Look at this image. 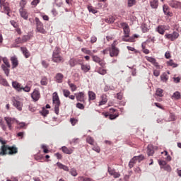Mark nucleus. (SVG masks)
I'll use <instances>...</instances> for the list:
<instances>
[{
  "label": "nucleus",
  "instance_id": "nucleus-61",
  "mask_svg": "<svg viewBox=\"0 0 181 181\" xmlns=\"http://www.w3.org/2000/svg\"><path fill=\"white\" fill-rule=\"evenodd\" d=\"M39 2H40V0H33L32 2H31V5L33 6H36L37 5V4H39Z\"/></svg>",
  "mask_w": 181,
  "mask_h": 181
},
{
  "label": "nucleus",
  "instance_id": "nucleus-2",
  "mask_svg": "<svg viewBox=\"0 0 181 181\" xmlns=\"http://www.w3.org/2000/svg\"><path fill=\"white\" fill-rule=\"evenodd\" d=\"M52 62L54 63H64V59L62 55H60V47H56L52 53Z\"/></svg>",
  "mask_w": 181,
  "mask_h": 181
},
{
  "label": "nucleus",
  "instance_id": "nucleus-62",
  "mask_svg": "<svg viewBox=\"0 0 181 181\" xmlns=\"http://www.w3.org/2000/svg\"><path fill=\"white\" fill-rule=\"evenodd\" d=\"M158 163H159L160 166H161V168H163V166H165L166 165V161H165V160H159Z\"/></svg>",
  "mask_w": 181,
  "mask_h": 181
},
{
  "label": "nucleus",
  "instance_id": "nucleus-12",
  "mask_svg": "<svg viewBox=\"0 0 181 181\" xmlns=\"http://www.w3.org/2000/svg\"><path fill=\"white\" fill-rule=\"evenodd\" d=\"M92 59L93 62H95V63H98V64H100L101 67H104V66H105V62H104V60L100 59V58L98 57V56L93 55Z\"/></svg>",
  "mask_w": 181,
  "mask_h": 181
},
{
  "label": "nucleus",
  "instance_id": "nucleus-10",
  "mask_svg": "<svg viewBox=\"0 0 181 181\" xmlns=\"http://www.w3.org/2000/svg\"><path fill=\"white\" fill-rule=\"evenodd\" d=\"M31 98L34 101H39V98H40V92L39 90L35 89L31 94Z\"/></svg>",
  "mask_w": 181,
  "mask_h": 181
},
{
  "label": "nucleus",
  "instance_id": "nucleus-5",
  "mask_svg": "<svg viewBox=\"0 0 181 181\" xmlns=\"http://www.w3.org/2000/svg\"><path fill=\"white\" fill-rule=\"evenodd\" d=\"M117 41H114L111 45V47L109 48L110 56V57H117L119 54V49L115 47L117 46Z\"/></svg>",
  "mask_w": 181,
  "mask_h": 181
},
{
  "label": "nucleus",
  "instance_id": "nucleus-43",
  "mask_svg": "<svg viewBox=\"0 0 181 181\" xmlns=\"http://www.w3.org/2000/svg\"><path fill=\"white\" fill-rule=\"evenodd\" d=\"M136 4V0H128V6L129 8L134 6V5H135Z\"/></svg>",
  "mask_w": 181,
  "mask_h": 181
},
{
  "label": "nucleus",
  "instance_id": "nucleus-17",
  "mask_svg": "<svg viewBox=\"0 0 181 181\" xmlns=\"http://www.w3.org/2000/svg\"><path fill=\"white\" fill-rule=\"evenodd\" d=\"M81 64V69L83 73H88V71H90L91 66L88 64Z\"/></svg>",
  "mask_w": 181,
  "mask_h": 181
},
{
  "label": "nucleus",
  "instance_id": "nucleus-33",
  "mask_svg": "<svg viewBox=\"0 0 181 181\" xmlns=\"http://www.w3.org/2000/svg\"><path fill=\"white\" fill-rule=\"evenodd\" d=\"M144 158H145V157L144 156V155H140V156H134L133 160H136V161L138 160V162L139 163V162H141V160H144Z\"/></svg>",
  "mask_w": 181,
  "mask_h": 181
},
{
  "label": "nucleus",
  "instance_id": "nucleus-44",
  "mask_svg": "<svg viewBox=\"0 0 181 181\" xmlns=\"http://www.w3.org/2000/svg\"><path fill=\"white\" fill-rule=\"evenodd\" d=\"M18 127H17L18 129H22V128L25 127L26 125L25 122H18Z\"/></svg>",
  "mask_w": 181,
  "mask_h": 181
},
{
  "label": "nucleus",
  "instance_id": "nucleus-45",
  "mask_svg": "<svg viewBox=\"0 0 181 181\" xmlns=\"http://www.w3.org/2000/svg\"><path fill=\"white\" fill-rule=\"evenodd\" d=\"M78 180L79 181H91V178L84 177L83 176L78 177Z\"/></svg>",
  "mask_w": 181,
  "mask_h": 181
},
{
  "label": "nucleus",
  "instance_id": "nucleus-6",
  "mask_svg": "<svg viewBox=\"0 0 181 181\" xmlns=\"http://www.w3.org/2000/svg\"><path fill=\"white\" fill-rule=\"evenodd\" d=\"M35 21L36 23L37 31L39 32V33H42V35H46L47 32H46V30H45L43 27V23L40 22V20H39V18L36 17L35 18Z\"/></svg>",
  "mask_w": 181,
  "mask_h": 181
},
{
  "label": "nucleus",
  "instance_id": "nucleus-57",
  "mask_svg": "<svg viewBox=\"0 0 181 181\" xmlns=\"http://www.w3.org/2000/svg\"><path fill=\"white\" fill-rule=\"evenodd\" d=\"M20 5L21 6V9H23V8H25V5H26V0H21Z\"/></svg>",
  "mask_w": 181,
  "mask_h": 181
},
{
  "label": "nucleus",
  "instance_id": "nucleus-9",
  "mask_svg": "<svg viewBox=\"0 0 181 181\" xmlns=\"http://www.w3.org/2000/svg\"><path fill=\"white\" fill-rule=\"evenodd\" d=\"M107 172L111 176H113L115 179H117L119 177V176H121V174H119V173H117L115 171V169L111 168V167L107 168Z\"/></svg>",
  "mask_w": 181,
  "mask_h": 181
},
{
  "label": "nucleus",
  "instance_id": "nucleus-32",
  "mask_svg": "<svg viewBox=\"0 0 181 181\" xmlns=\"http://www.w3.org/2000/svg\"><path fill=\"white\" fill-rule=\"evenodd\" d=\"M160 78H161V81H163L164 83H166V81H168V74H166V73L163 74L160 76Z\"/></svg>",
  "mask_w": 181,
  "mask_h": 181
},
{
  "label": "nucleus",
  "instance_id": "nucleus-40",
  "mask_svg": "<svg viewBox=\"0 0 181 181\" xmlns=\"http://www.w3.org/2000/svg\"><path fill=\"white\" fill-rule=\"evenodd\" d=\"M169 7H168V6L164 5L163 6V12L165 13V15H168L170 16V12H169Z\"/></svg>",
  "mask_w": 181,
  "mask_h": 181
},
{
  "label": "nucleus",
  "instance_id": "nucleus-41",
  "mask_svg": "<svg viewBox=\"0 0 181 181\" xmlns=\"http://www.w3.org/2000/svg\"><path fill=\"white\" fill-rule=\"evenodd\" d=\"M86 142H88V144H90V145H93L94 144V139L88 136L86 138Z\"/></svg>",
  "mask_w": 181,
  "mask_h": 181
},
{
  "label": "nucleus",
  "instance_id": "nucleus-27",
  "mask_svg": "<svg viewBox=\"0 0 181 181\" xmlns=\"http://www.w3.org/2000/svg\"><path fill=\"white\" fill-rule=\"evenodd\" d=\"M172 100H180L181 98V94L179 91H176L171 96Z\"/></svg>",
  "mask_w": 181,
  "mask_h": 181
},
{
  "label": "nucleus",
  "instance_id": "nucleus-37",
  "mask_svg": "<svg viewBox=\"0 0 181 181\" xmlns=\"http://www.w3.org/2000/svg\"><path fill=\"white\" fill-rule=\"evenodd\" d=\"M68 84H69L70 88L71 89V91H76L77 90V86H76V85H74V83H71L70 81H68Z\"/></svg>",
  "mask_w": 181,
  "mask_h": 181
},
{
  "label": "nucleus",
  "instance_id": "nucleus-48",
  "mask_svg": "<svg viewBox=\"0 0 181 181\" xmlns=\"http://www.w3.org/2000/svg\"><path fill=\"white\" fill-rule=\"evenodd\" d=\"M81 51L86 54H90V56L93 54V53L89 49H87L86 48H82Z\"/></svg>",
  "mask_w": 181,
  "mask_h": 181
},
{
  "label": "nucleus",
  "instance_id": "nucleus-3",
  "mask_svg": "<svg viewBox=\"0 0 181 181\" xmlns=\"http://www.w3.org/2000/svg\"><path fill=\"white\" fill-rule=\"evenodd\" d=\"M119 28H122L124 30V36L122 37L123 42H132V38H127L129 37V33L131 32L129 30V25H128L127 23H121Z\"/></svg>",
  "mask_w": 181,
  "mask_h": 181
},
{
  "label": "nucleus",
  "instance_id": "nucleus-58",
  "mask_svg": "<svg viewBox=\"0 0 181 181\" xmlns=\"http://www.w3.org/2000/svg\"><path fill=\"white\" fill-rule=\"evenodd\" d=\"M164 152H165V156H167L166 160H168V162H170V160H172V157L168 155V152L166 151H164Z\"/></svg>",
  "mask_w": 181,
  "mask_h": 181
},
{
  "label": "nucleus",
  "instance_id": "nucleus-46",
  "mask_svg": "<svg viewBox=\"0 0 181 181\" xmlns=\"http://www.w3.org/2000/svg\"><path fill=\"white\" fill-rule=\"evenodd\" d=\"M70 173L71 175V176L76 177L77 176V170H76V168H71L70 170Z\"/></svg>",
  "mask_w": 181,
  "mask_h": 181
},
{
  "label": "nucleus",
  "instance_id": "nucleus-60",
  "mask_svg": "<svg viewBox=\"0 0 181 181\" xmlns=\"http://www.w3.org/2000/svg\"><path fill=\"white\" fill-rule=\"evenodd\" d=\"M160 75V71L159 70L153 71V76H155L156 77H159Z\"/></svg>",
  "mask_w": 181,
  "mask_h": 181
},
{
  "label": "nucleus",
  "instance_id": "nucleus-16",
  "mask_svg": "<svg viewBox=\"0 0 181 181\" xmlns=\"http://www.w3.org/2000/svg\"><path fill=\"white\" fill-rule=\"evenodd\" d=\"M21 16L23 18L25 21H28V18H29V14L28 13V11L23 8H20L19 10Z\"/></svg>",
  "mask_w": 181,
  "mask_h": 181
},
{
  "label": "nucleus",
  "instance_id": "nucleus-47",
  "mask_svg": "<svg viewBox=\"0 0 181 181\" xmlns=\"http://www.w3.org/2000/svg\"><path fill=\"white\" fill-rule=\"evenodd\" d=\"M163 169L164 170H167V172H171L172 171V168L169 165H165V166H163Z\"/></svg>",
  "mask_w": 181,
  "mask_h": 181
},
{
  "label": "nucleus",
  "instance_id": "nucleus-54",
  "mask_svg": "<svg viewBox=\"0 0 181 181\" xmlns=\"http://www.w3.org/2000/svg\"><path fill=\"white\" fill-rule=\"evenodd\" d=\"M76 108H78L79 110H84V105L82 103H76Z\"/></svg>",
  "mask_w": 181,
  "mask_h": 181
},
{
  "label": "nucleus",
  "instance_id": "nucleus-7",
  "mask_svg": "<svg viewBox=\"0 0 181 181\" xmlns=\"http://www.w3.org/2000/svg\"><path fill=\"white\" fill-rule=\"evenodd\" d=\"M4 119L8 127V129H12V124H15V122H16V124H18L19 122V121L16 120L15 118H12V117H4Z\"/></svg>",
  "mask_w": 181,
  "mask_h": 181
},
{
  "label": "nucleus",
  "instance_id": "nucleus-11",
  "mask_svg": "<svg viewBox=\"0 0 181 181\" xmlns=\"http://www.w3.org/2000/svg\"><path fill=\"white\" fill-rule=\"evenodd\" d=\"M155 149H158V147L153 146L152 144L148 145L147 147V155L152 156L155 153Z\"/></svg>",
  "mask_w": 181,
  "mask_h": 181
},
{
  "label": "nucleus",
  "instance_id": "nucleus-25",
  "mask_svg": "<svg viewBox=\"0 0 181 181\" xmlns=\"http://www.w3.org/2000/svg\"><path fill=\"white\" fill-rule=\"evenodd\" d=\"M165 30H166V29L165 28V26H163V25H159L156 28V31L158 32V33H160V35H164Z\"/></svg>",
  "mask_w": 181,
  "mask_h": 181
},
{
  "label": "nucleus",
  "instance_id": "nucleus-18",
  "mask_svg": "<svg viewBox=\"0 0 181 181\" xmlns=\"http://www.w3.org/2000/svg\"><path fill=\"white\" fill-rule=\"evenodd\" d=\"M76 100L77 101H79L81 103H83L84 101V93L80 92L76 94Z\"/></svg>",
  "mask_w": 181,
  "mask_h": 181
},
{
  "label": "nucleus",
  "instance_id": "nucleus-42",
  "mask_svg": "<svg viewBox=\"0 0 181 181\" xmlns=\"http://www.w3.org/2000/svg\"><path fill=\"white\" fill-rule=\"evenodd\" d=\"M29 39H30V37L29 35H24L21 38V42L25 43V42H26L27 40H29Z\"/></svg>",
  "mask_w": 181,
  "mask_h": 181
},
{
  "label": "nucleus",
  "instance_id": "nucleus-13",
  "mask_svg": "<svg viewBox=\"0 0 181 181\" xmlns=\"http://www.w3.org/2000/svg\"><path fill=\"white\" fill-rule=\"evenodd\" d=\"M146 59L148 62L151 63V64H153L155 67H157V69H160V66L158 62H156V59L152 57H146Z\"/></svg>",
  "mask_w": 181,
  "mask_h": 181
},
{
  "label": "nucleus",
  "instance_id": "nucleus-1",
  "mask_svg": "<svg viewBox=\"0 0 181 181\" xmlns=\"http://www.w3.org/2000/svg\"><path fill=\"white\" fill-rule=\"evenodd\" d=\"M14 155L18 153V148L16 146H9L8 145H3L1 148L0 156H4L5 155Z\"/></svg>",
  "mask_w": 181,
  "mask_h": 181
},
{
  "label": "nucleus",
  "instance_id": "nucleus-63",
  "mask_svg": "<svg viewBox=\"0 0 181 181\" xmlns=\"http://www.w3.org/2000/svg\"><path fill=\"white\" fill-rule=\"evenodd\" d=\"M118 115H109V119H115V118H117Z\"/></svg>",
  "mask_w": 181,
  "mask_h": 181
},
{
  "label": "nucleus",
  "instance_id": "nucleus-20",
  "mask_svg": "<svg viewBox=\"0 0 181 181\" xmlns=\"http://www.w3.org/2000/svg\"><path fill=\"white\" fill-rule=\"evenodd\" d=\"M80 60L77 59H74V58H71L69 61V65L71 66V67H74V66H76V64H78Z\"/></svg>",
  "mask_w": 181,
  "mask_h": 181
},
{
  "label": "nucleus",
  "instance_id": "nucleus-15",
  "mask_svg": "<svg viewBox=\"0 0 181 181\" xmlns=\"http://www.w3.org/2000/svg\"><path fill=\"white\" fill-rule=\"evenodd\" d=\"M0 6L3 8L6 12H7L8 16H9V7L6 6V3H5V0H0Z\"/></svg>",
  "mask_w": 181,
  "mask_h": 181
},
{
  "label": "nucleus",
  "instance_id": "nucleus-4",
  "mask_svg": "<svg viewBox=\"0 0 181 181\" xmlns=\"http://www.w3.org/2000/svg\"><path fill=\"white\" fill-rule=\"evenodd\" d=\"M53 104H54V112L57 115H59V107H60V99L57 92H54L52 96Z\"/></svg>",
  "mask_w": 181,
  "mask_h": 181
},
{
  "label": "nucleus",
  "instance_id": "nucleus-59",
  "mask_svg": "<svg viewBox=\"0 0 181 181\" xmlns=\"http://www.w3.org/2000/svg\"><path fill=\"white\" fill-rule=\"evenodd\" d=\"M21 90H23L25 93H29V91H30V87L26 86L24 88H21Z\"/></svg>",
  "mask_w": 181,
  "mask_h": 181
},
{
  "label": "nucleus",
  "instance_id": "nucleus-29",
  "mask_svg": "<svg viewBox=\"0 0 181 181\" xmlns=\"http://www.w3.org/2000/svg\"><path fill=\"white\" fill-rule=\"evenodd\" d=\"M10 68H11V67H8V66H5V65H4V64L1 65V69H2V70L4 71V74H6V76L7 77L9 76V71H10L9 69H10Z\"/></svg>",
  "mask_w": 181,
  "mask_h": 181
},
{
  "label": "nucleus",
  "instance_id": "nucleus-35",
  "mask_svg": "<svg viewBox=\"0 0 181 181\" xmlns=\"http://www.w3.org/2000/svg\"><path fill=\"white\" fill-rule=\"evenodd\" d=\"M88 94L89 100H95V94L94 92L89 91Z\"/></svg>",
  "mask_w": 181,
  "mask_h": 181
},
{
  "label": "nucleus",
  "instance_id": "nucleus-52",
  "mask_svg": "<svg viewBox=\"0 0 181 181\" xmlns=\"http://www.w3.org/2000/svg\"><path fill=\"white\" fill-rule=\"evenodd\" d=\"M78 122V120H77L74 118H71L70 119V122H71V125H73V127H74V125H76Z\"/></svg>",
  "mask_w": 181,
  "mask_h": 181
},
{
  "label": "nucleus",
  "instance_id": "nucleus-55",
  "mask_svg": "<svg viewBox=\"0 0 181 181\" xmlns=\"http://www.w3.org/2000/svg\"><path fill=\"white\" fill-rule=\"evenodd\" d=\"M0 125L3 131H6V125H5V124H4V122H2V118H1Z\"/></svg>",
  "mask_w": 181,
  "mask_h": 181
},
{
  "label": "nucleus",
  "instance_id": "nucleus-51",
  "mask_svg": "<svg viewBox=\"0 0 181 181\" xmlns=\"http://www.w3.org/2000/svg\"><path fill=\"white\" fill-rule=\"evenodd\" d=\"M63 94H64V97H69L70 95V90L64 89Z\"/></svg>",
  "mask_w": 181,
  "mask_h": 181
},
{
  "label": "nucleus",
  "instance_id": "nucleus-24",
  "mask_svg": "<svg viewBox=\"0 0 181 181\" xmlns=\"http://www.w3.org/2000/svg\"><path fill=\"white\" fill-rule=\"evenodd\" d=\"M108 101L106 95H101V101L99 103V106L104 105Z\"/></svg>",
  "mask_w": 181,
  "mask_h": 181
},
{
  "label": "nucleus",
  "instance_id": "nucleus-14",
  "mask_svg": "<svg viewBox=\"0 0 181 181\" xmlns=\"http://www.w3.org/2000/svg\"><path fill=\"white\" fill-rule=\"evenodd\" d=\"M13 105L15 107L16 109L18 110V111H22V107H23V104L21 103V101L14 100L13 101Z\"/></svg>",
  "mask_w": 181,
  "mask_h": 181
},
{
  "label": "nucleus",
  "instance_id": "nucleus-28",
  "mask_svg": "<svg viewBox=\"0 0 181 181\" xmlns=\"http://www.w3.org/2000/svg\"><path fill=\"white\" fill-rule=\"evenodd\" d=\"M57 165L59 169H63V170H65V172H69V167H67V165H63L62 163H57Z\"/></svg>",
  "mask_w": 181,
  "mask_h": 181
},
{
  "label": "nucleus",
  "instance_id": "nucleus-36",
  "mask_svg": "<svg viewBox=\"0 0 181 181\" xmlns=\"http://www.w3.org/2000/svg\"><path fill=\"white\" fill-rule=\"evenodd\" d=\"M105 21L107 23H114V22H115V18H114L112 16H110L106 18Z\"/></svg>",
  "mask_w": 181,
  "mask_h": 181
},
{
  "label": "nucleus",
  "instance_id": "nucleus-30",
  "mask_svg": "<svg viewBox=\"0 0 181 181\" xmlns=\"http://www.w3.org/2000/svg\"><path fill=\"white\" fill-rule=\"evenodd\" d=\"M21 51L23 52V54H24L25 57L28 59V57H30V53H29V51H28V49L26 47H21Z\"/></svg>",
  "mask_w": 181,
  "mask_h": 181
},
{
  "label": "nucleus",
  "instance_id": "nucleus-21",
  "mask_svg": "<svg viewBox=\"0 0 181 181\" xmlns=\"http://www.w3.org/2000/svg\"><path fill=\"white\" fill-rule=\"evenodd\" d=\"M11 60L13 69L18 67V65L19 64V63L18 62V58H16V57H12L11 58Z\"/></svg>",
  "mask_w": 181,
  "mask_h": 181
},
{
  "label": "nucleus",
  "instance_id": "nucleus-22",
  "mask_svg": "<svg viewBox=\"0 0 181 181\" xmlns=\"http://www.w3.org/2000/svg\"><path fill=\"white\" fill-rule=\"evenodd\" d=\"M12 86L13 88L17 90V91H21L22 90V88L21 87V83H19L18 81H13Z\"/></svg>",
  "mask_w": 181,
  "mask_h": 181
},
{
  "label": "nucleus",
  "instance_id": "nucleus-23",
  "mask_svg": "<svg viewBox=\"0 0 181 181\" xmlns=\"http://www.w3.org/2000/svg\"><path fill=\"white\" fill-rule=\"evenodd\" d=\"M63 77H64V76H63L62 74H61V73L57 74V75L55 76V80H56L57 83H62Z\"/></svg>",
  "mask_w": 181,
  "mask_h": 181
},
{
  "label": "nucleus",
  "instance_id": "nucleus-64",
  "mask_svg": "<svg viewBox=\"0 0 181 181\" xmlns=\"http://www.w3.org/2000/svg\"><path fill=\"white\" fill-rule=\"evenodd\" d=\"M90 42L92 43H95L97 42V37L92 36L91 38H90Z\"/></svg>",
  "mask_w": 181,
  "mask_h": 181
},
{
  "label": "nucleus",
  "instance_id": "nucleus-49",
  "mask_svg": "<svg viewBox=\"0 0 181 181\" xmlns=\"http://www.w3.org/2000/svg\"><path fill=\"white\" fill-rule=\"evenodd\" d=\"M3 63H4L6 66L11 67V64H9V61H8V59L3 58Z\"/></svg>",
  "mask_w": 181,
  "mask_h": 181
},
{
  "label": "nucleus",
  "instance_id": "nucleus-38",
  "mask_svg": "<svg viewBox=\"0 0 181 181\" xmlns=\"http://www.w3.org/2000/svg\"><path fill=\"white\" fill-rule=\"evenodd\" d=\"M135 163H136V160H134L133 157L132 159L129 163V167L130 168V169H132V168H134V165H135Z\"/></svg>",
  "mask_w": 181,
  "mask_h": 181
},
{
  "label": "nucleus",
  "instance_id": "nucleus-53",
  "mask_svg": "<svg viewBox=\"0 0 181 181\" xmlns=\"http://www.w3.org/2000/svg\"><path fill=\"white\" fill-rule=\"evenodd\" d=\"M42 148L43 149L44 153H49V150L47 149V146L46 145L42 144Z\"/></svg>",
  "mask_w": 181,
  "mask_h": 181
},
{
  "label": "nucleus",
  "instance_id": "nucleus-8",
  "mask_svg": "<svg viewBox=\"0 0 181 181\" xmlns=\"http://www.w3.org/2000/svg\"><path fill=\"white\" fill-rule=\"evenodd\" d=\"M165 37H166V39H169L170 40L173 42V40H176V39L179 37V33L174 31L172 34H165Z\"/></svg>",
  "mask_w": 181,
  "mask_h": 181
},
{
  "label": "nucleus",
  "instance_id": "nucleus-31",
  "mask_svg": "<svg viewBox=\"0 0 181 181\" xmlns=\"http://www.w3.org/2000/svg\"><path fill=\"white\" fill-rule=\"evenodd\" d=\"M150 5L153 9H156L158 6V0H151Z\"/></svg>",
  "mask_w": 181,
  "mask_h": 181
},
{
  "label": "nucleus",
  "instance_id": "nucleus-56",
  "mask_svg": "<svg viewBox=\"0 0 181 181\" xmlns=\"http://www.w3.org/2000/svg\"><path fill=\"white\" fill-rule=\"evenodd\" d=\"M168 66H173V67H177V64H175L173 62V60H170L168 62Z\"/></svg>",
  "mask_w": 181,
  "mask_h": 181
},
{
  "label": "nucleus",
  "instance_id": "nucleus-19",
  "mask_svg": "<svg viewBox=\"0 0 181 181\" xmlns=\"http://www.w3.org/2000/svg\"><path fill=\"white\" fill-rule=\"evenodd\" d=\"M170 6L171 8H175V9H177L178 8H181V3L179 1H171L170 3Z\"/></svg>",
  "mask_w": 181,
  "mask_h": 181
},
{
  "label": "nucleus",
  "instance_id": "nucleus-26",
  "mask_svg": "<svg viewBox=\"0 0 181 181\" xmlns=\"http://www.w3.org/2000/svg\"><path fill=\"white\" fill-rule=\"evenodd\" d=\"M62 151L64 152V153H66V155H71V153H73V149L69 148L66 146L62 147Z\"/></svg>",
  "mask_w": 181,
  "mask_h": 181
},
{
  "label": "nucleus",
  "instance_id": "nucleus-39",
  "mask_svg": "<svg viewBox=\"0 0 181 181\" xmlns=\"http://www.w3.org/2000/svg\"><path fill=\"white\" fill-rule=\"evenodd\" d=\"M40 83L42 86H47V78H46V76H43Z\"/></svg>",
  "mask_w": 181,
  "mask_h": 181
},
{
  "label": "nucleus",
  "instance_id": "nucleus-34",
  "mask_svg": "<svg viewBox=\"0 0 181 181\" xmlns=\"http://www.w3.org/2000/svg\"><path fill=\"white\" fill-rule=\"evenodd\" d=\"M156 95L158 97H163V90L161 88H158L156 92Z\"/></svg>",
  "mask_w": 181,
  "mask_h": 181
},
{
  "label": "nucleus",
  "instance_id": "nucleus-50",
  "mask_svg": "<svg viewBox=\"0 0 181 181\" xmlns=\"http://www.w3.org/2000/svg\"><path fill=\"white\" fill-rule=\"evenodd\" d=\"M98 73H99V74H101L102 76H104L105 74H107V70L100 68L99 69Z\"/></svg>",
  "mask_w": 181,
  "mask_h": 181
}]
</instances>
